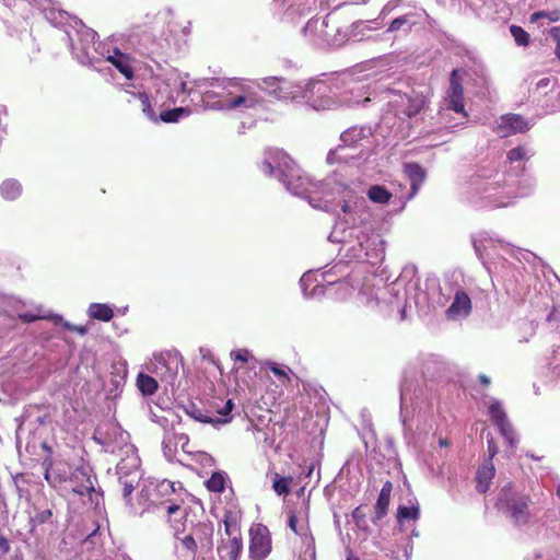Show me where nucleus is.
<instances>
[{"label":"nucleus","mask_w":560,"mask_h":560,"mask_svg":"<svg viewBox=\"0 0 560 560\" xmlns=\"http://www.w3.org/2000/svg\"><path fill=\"white\" fill-rule=\"evenodd\" d=\"M439 444L440 446H448L450 442L447 439H440Z\"/></svg>","instance_id":"54"},{"label":"nucleus","mask_w":560,"mask_h":560,"mask_svg":"<svg viewBox=\"0 0 560 560\" xmlns=\"http://www.w3.org/2000/svg\"><path fill=\"white\" fill-rule=\"evenodd\" d=\"M292 477H282L278 472L273 474L272 489L278 495H288L290 493V483Z\"/></svg>","instance_id":"25"},{"label":"nucleus","mask_w":560,"mask_h":560,"mask_svg":"<svg viewBox=\"0 0 560 560\" xmlns=\"http://www.w3.org/2000/svg\"><path fill=\"white\" fill-rule=\"evenodd\" d=\"M409 22L408 15H401L399 18H396L392 21V23L388 26V32H396L399 31L404 25H406Z\"/></svg>","instance_id":"39"},{"label":"nucleus","mask_w":560,"mask_h":560,"mask_svg":"<svg viewBox=\"0 0 560 560\" xmlns=\"http://www.w3.org/2000/svg\"><path fill=\"white\" fill-rule=\"evenodd\" d=\"M179 510L180 506L178 504H172L167 508V515L170 516L168 523L171 524V527L174 529L176 537L180 532L185 529V524L184 522H178L176 520L172 521L171 516L176 514Z\"/></svg>","instance_id":"33"},{"label":"nucleus","mask_w":560,"mask_h":560,"mask_svg":"<svg viewBox=\"0 0 560 560\" xmlns=\"http://www.w3.org/2000/svg\"><path fill=\"white\" fill-rule=\"evenodd\" d=\"M510 32L518 46H528L529 34L523 27L518 25H511Z\"/></svg>","instance_id":"30"},{"label":"nucleus","mask_w":560,"mask_h":560,"mask_svg":"<svg viewBox=\"0 0 560 560\" xmlns=\"http://www.w3.org/2000/svg\"><path fill=\"white\" fill-rule=\"evenodd\" d=\"M392 492H393V483L389 480H387L383 485V487L380 491L378 498L376 500V503L374 505V517H373L374 523L381 521L382 518H384L387 515L388 506H389L390 498H392Z\"/></svg>","instance_id":"12"},{"label":"nucleus","mask_w":560,"mask_h":560,"mask_svg":"<svg viewBox=\"0 0 560 560\" xmlns=\"http://www.w3.org/2000/svg\"><path fill=\"white\" fill-rule=\"evenodd\" d=\"M557 495L560 498V486L557 489Z\"/></svg>","instance_id":"58"},{"label":"nucleus","mask_w":560,"mask_h":560,"mask_svg":"<svg viewBox=\"0 0 560 560\" xmlns=\"http://www.w3.org/2000/svg\"><path fill=\"white\" fill-rule=\"evenodd\" d=\"M264 98L255 89L242 84L237 80L228 81V92L223 100L214 103V108L219 110H249L262 106Z\"/></svg>","instance_id":"1"},{"label":"nucleus","mask_w":560,"mask_h":560,"mask_svg":"<svg viewBox=\"0 0 560 560\" xmlns=\"http://www.w3.org/2000/svg\"><path fill=\"white\" fill-rule=\"evenodd\" d=\"M401 112L407 117L418 115L425 106L427 100L423 95L413 93L411 95H405L401 97Z\"/></svg>","instance_id":"14"},{"label":"nucleus","mask_w":560,"mask_h":560,"mask_svg":"<svg viewBox=\"0 0 560 560\" xmlns=\"http://www.w3.org/2000/svg\"><path fill=\"white\" fill-rule=\"evenodd\" d=\"M530 503L529 495L513 493L510 489L504 488L499 494L497 506L508 513L515 525L523 526L530 521Z\"/></svg>","instance_id":"2"},{"label":"nucleus","mask_w":560,"mask_h":560,"mask_svg":"<svg viewBox=\"0 0 560 560\" xmlns=\"http://www.w3.org/2000/svg\"><path fill=\"white\" fill-rule=\"evenodd\" d=\"M495 427L499 429L501 435L508 441L510 446H515L516 434L510 421L505 420L502 423L495 424Z\"/></svg>","instance_id":"29"},{"label":"nucleus","mask_w":560,"mask_h":560,"mask_svg":"<svg viewBox=\"0 0 560 560\" xmlns=\"http://www.w3.org/2000/svg\"><path fill=\"white\" fill-rule=\"evenodd\" d=\"M448 100H450V107L454 112L462 113L466 116L465 102H464V88L462 85L460 79L458 78L457 70H453L451 73Z\"/></svg>","instance_id":"5"},{"label":"nucleus","mask_w":560,"mask_h":560,"mask_svg":"<svg viewBox=\"0 0 560 560\" xmlns=\"http://www.w3.org/2000/svg\"><path fill=\"white\" fill-rule=\"evenodd\" d=\"M70 481L73 483L72 491L79 495L90 494L95 490L91 476L83 467H78L71 472Z\"/></svg>","instance_id":"9"},{"label":"nucleus","mask_w":560,"mask_h":560,"mask_svg":"<svg viewBox=\"0 0 560 560\" xmlns=\"http://www.w3.org/2000/svg\"><path fill=\"white\" fill-rule=\"evenodd\" d=\"M242 513L238 510H225L222 518L224 534L226 536H242L241 533Z\"/></svg>","instance_id":"15"},{"label":"nucleus","mask_w":560,"mask_h":560,"mask_svg":"<svg viewBox=\"0 0 560 560\" xmlns=\"http://www.w3.org/2000/svg\"><path fill=\"white\" fill-rule=\"evenodd\" d=\"M260 170L261 172L267 175V176H271L273 174V171H275V167L273 165L271 164L270 161L268 160H265L261 164H260Z\"/></svg>","instance_id":"46"},{"label":"nucleus","mask_w":560,"mask_h":560,"mask_svg":"<svg viewBox=\"0 0 560 560\" xmlns=\"http://www.w3.org/2000/svg\"><path fill=\"white\" fill-rule=\"evenodd\" d=\"M183 547L188 550L192 556L196 555L198 545L192 535H187L182 539Z\"/></svg>","instance_id":"38"},{"label":"nucleus","mask_w":560,"mask_h":560,"mask_svg":"<svg viewBox=\"0 0 560 560\" xmlns=\"http://www.w3.org/2000/svg\"><path fill=\"white\" fill-rule=\"evenodd\" d=\"M550 35L553 40L557 43L555 54L558 60H560V25L555 26L550 30Z\"/></svg>","instance_id":"41"},{"label":"nucleus","mask_w":560,"mask_h":560,"mask_svg":"<svg viewBox=\"0 0 560 560\" xmlns=\"http://www.w3.org/2000/svg\"><path fill=\"white\" fill-rule=\"evenodd\" d=\"M348 560H359V559L351 555V556L348 557Z\"/></svg>","instance_id":"57"},{"label":"nucleus","mask_w":560,"mask_h":560,"mask_svg":"<svg viewBox=\"0 0 560 560\" xmlns=\"http://www.w3.org/2000/svg\"><path fill=\"white\" fill-rule=\"evenodd\" d=\"M242 551V536H228V539H221L218 545V553L223 560H240Z\"/></svg>","instance_id":"6"},{"label":"nucleus","mask_w":560,"mask_h":560,"mask_svg":"<svg viewBox=\"0 0 560 560\" xmlns=\"http://www.w3.org/2000/svg\"><path fill=\"white\" fill-rule=\"evenodd\" d=\"M269 155H270V158L276 159V158H278L280 155L284 156V153L282 151H279V150H275V151L270 150L269 151Z\"/></svg>","instance_id":"52"},{"label":"nucleus","mask_w":560,"mask_h":560,"mask_svg":"<svg viewBox=\"0 0 560 560\" xmlns=\"http://www.w3.org/2000/svg\"><path fill=\"white\" fill-rule=\"evenodd\" d=\"M364 517H365V514L362 510V506H357L353 511H352V518L354 521V523L360 526L361 522L364 521Z\"/></svg>","instance_id":"45"},{"label":"nucleus","mask_w":560,"mask_h":560,"mask_svg":"<svg viewBox=\"0 0 560 560\" xmlns=\"http://www.w3.org/2000/svg\"><path fill=\"white\" fill-rule=\"evenodd\" d=\"M250 357V353L247 349H237L231 352V358L235 362H241L242 364H245L248 362Z\"/></svg>","instance_id":"37"},{"label":"nucleus","mask_w":560,"mask_h":560,"mask_svg":"<svg viewBox=\"0 0 560 560\" xmlns=\"http://www.w3.org/2000/svg\"><path fill=\"white\" fill-rule=\"evenodd\" d=\"M528 129L527 121L517 114H508L501 117L498 126V132L502 137H509L513 133L524 132Z\"/></svg>","instance_id":"7"},{"label":"nucleus","mask_w":560,"mask_h":560,"mask_svg":"<svg viewBox=\"0 0 560 560\" xmlns=\"http://www.w3.org/2000/svg\"><path fill=\"white\" fill-rule=\"evenodd\" d=\"M420 516V509L418 505L406 506L399 505L397 509V521L402 523L406 520L417 521Z\"/></svg>","instance_id":"27"},{"label":"nucleus","mask_w":560,"mask_h":560,"mask_svg":"<svg viewBox=\"0 0 560 560\" xmlns=\"http://www.w3.org/2000/svg\"><path fill=\"white\" fill-rule=\"evenodd\" d=\"M199 528H200L201 533L203 534V538L207 541L208 546L211 547L212 546V535H213L212 526L207 525V524H200Z\"/></svg>","instance_id":"42"},{"label":"nucleus","mask_w":560,"mask_h":560,"mask_svg":"<svg viewBox=\"0 0 560 560\" xmlns=\"http://www.w3.org/2000/svg\"><path fill=\"white\" fill-rule=\"evenodd\" d=\"M117 56H109L107 60L128 80L133 79L135 72L131 67L128 57L116 50Z\"/></svg>","instance_id":"16"},{"label":"nucleus","mask_w":560,"mask_h":560,"mask_svg":"<svg viewBox=\"0 0 560 560\" xmlns=\"http://www.w3.org/2000/svg\"><path fill=\"white\" fill-rule=\"evenodd\" d=\"M267 366L279 378V381L282 384H287V383L291 382L288 372L285 370L281 369L277 363L268 362Z\"/></svg>","instance_id":"34"},{"label":"nucleus","mask_w":560,"mask_h":560,"mask_svg":"<svg viewBox=\"0 0 560 560\" xmlns=\"http://www.w3.org/2000/svg\"><path fill=\"white\" fill-rule=\"evenodd\" d=\"M368 197L377 203H387L392 198V192L384 186L373 185L368 190Z\"/></svg>","instance_id":"23"},{"label":"nucleus","mask_w":560,"mask_h":560,"mask_svg":"<svg viewBox=\"0 0 560 560\" xmlns=\"http://www.w3.org/2000/svg\"><path fill=\"white\" fill-rule=\"evenodd\" d=\"M19 318L24 323H33L39 319H47L52 322L55 325H58L62 322V316L57 314H50V315H42L40 310H37V312H26V313H20Z\"/></svg>","instance_id":"22"},{"label":"nucleus","mask_w":560,"mask_h":560,"mask_svg":"<svg viewBox=\"0 0 560 560\" xmlns=\"http://www.w3.org/2000/svg\"><path fill=\"white\" fill-rule=\"evenodd\" d=\"M288 526L295 534L302 537V539L307 544L314 546L315 539L312 534L308 517L307 515L299 525V517L294 511H290L288 513Z\"/></svg>","instance_id":"10"},{"label":"nucleus","mask_w":560,"mask_h":560,"mask_svg":"<svg viewBox=\"0 0 560 560\" xmlns=\"http://www.w3.org/2000/svg\"><path fill=\"white\" fill-rule=\"evenodd\" d=\"M58 325H61L67 330L78 332L81 336H84V335L88 334V328L85 326L73 325V324H71L69 322H66L63 319Z\"/></svg>","instance_id":"40"},{"label":"nucleus","mask_w":560,"mask_h":560,"mask_svg":"<svg viewBox=\"0 0 560 560\" xmlns=\"http://www.w3.org/2000/svg\"><path fill=\"white\" fill-rule=\"evenodd\" d=\"M137 386L144 396H151L158 390V382L154 377L139 373L137 377Z\"/></svg>","instance_id":"21"},{"label":"nucleus","mask_w":560,"mask_h":560,"mask_svg":"<svg viewBox=\"0 0 560 560\" xmlns=\"http://www.w3.org/2000/svg\"><path fill=\"white\" fill-rule=\"evenodd\" d=\"M313 470H314V465H311V466L308 467V469H306V472H305L306 477L311 476V475H312V472H313Z\"/></svg>","instance_id":"55"},{"label":"nucleus","mask_w":560,"mask_h":560,"mask_svg":"<svg viewBox=\"0 0 560 560\" xmlns=\"http://www.w3.org/2000/svg\"><path fill=\"white\" fill-rule=\"evenodd\" d=\"M139 101H140V107L142 113L153 121H158V117L155 115V112L151 105V101L149 97V94L145 92H139L137 94H133Z\"/></svg>","instance_id":"26"},{"label":"nucleus","mask_w":560,"mask_h":560,"mask_svg":"<svg viewBox=\"0 0 560 560\" xmlns=\"http://www.w3.org/2000/svg\"><path fill=\"white\" fill-rule=\"evenodd\" d=\"M234 408V402L232 399H228L224 404V406L218 410V413L221 416V418H229L231 420V417L229 415Z\"/></svg>","instance_id":"43"},{"label":"nucleus","mask_w":560,"mask_h":560,"mask_svg":"<svg viewBox=\"0 0 560 560\" xmlns=\"http://www.w3.org/2000/svg\"><path fill=\"white\" fill-rule=\"evenodd\" d=\"M549 81L550 80L548 78H544V79L539 80L537 83V88L540 89V88L547 86L549 84Z\"/></svg>","instance_id":"51"},{"label":"nucleus","mask_w":560,"mask_h":560,"mask_svg":"<svg viewBox=\"0 0 560 560\" xmlns=\"http://www.w3.org/2000/svg\"><path fill=\"white\" fill-rule=\"evenodd\" d=\"M341 210L345 212V213H349L351 211V208L349 206L348 202H345L342 206H341Z\"/></svg>","instance_id":"53"},{"label":"nucleus","mask_w":560,"mask_h":560,"mask_svg":"<svg viewBox=\"0 0 560 560\" xmlns=\"http://www.w3.org/2000/svg\"><path fill=\"white\" fill-rule=\"evenodd\" d=\"M539 19H548L550 22H558L560 21V10L538 11L534 12L529 18L532 23L537 22Z\"/></svg>","instance_id":"31"},{"label":"nucleus","mask_w":560,"mask_h":560,"mask_svg":"<svg viewBox=\"0 0 560 560\" xmlns=\"http://www.w3.org/2000/svg\"><path fill=\"white\" fill-rule=\"evenodd\" d=\"M282 180H283L284 183H287L288 188H289V189H291V182H287V179H285V178H283Z\"/></svg>","instance_id":"56"},{"label":"nucleus","mask_w":560,"mask_h":560,"mask_svg":"<svg viewBox=\"0 0 560 560\" xmlns=\"http://www.w3.org/2000/svg\"><path fill=\"white\" fill-rule=\"evenodd\" d=\"M499 448L493 439L488 440V454L489 458L487 462L492 463L493 457L498 454Z\"/></svg>","instance_id":"44"},{"label":"nucleus","mask_w":560,"mask_h":560,"mask_svg":"<svg viewBox=\"0 0 560 560\" xmlns=\"http://www.w3.org/2000/svg\"><path fill=\"white\" fill-rule=\"evenodd\" d=\"M369 129L364 127H351L341 133V141L345 145L354 147L368 138Z\"/></svg>","instance_id":"17"},{"label":"nucleus","mask_w":560,"mask_h":560,"mask_svg":"<svg viewBox=\"0 0 560 560\" xmlns=\"http://www.w3.org/2000/svg\"><path fill=\"white\" fill-rule=\"evenodd\" d=\"M527 151L524 147L518 145L516 148L511 149L508 152V160L511 163L523 161L526 159Z\"/></svg>","instance_id":"35"},{"label":"nucleus","mask_w":560,"mask_h":560,"mask_svg":"<svg viewBox=\"0 0 560 560\" xmlns=\"http://www.w3.org/2000/svg\"><path fill=\"white\" fill-rule=\"evenodd\" d=\"M206 488L210 492L222 493L225 490V474L222 471H214L211 477L206 481Z\"/></svg>","instance_id":"24"},{"label":"nucleus","mask_w":560,"mask_h":560,"mask_svg":"<svg viewBox=\"0 0 560 560\" xmlns=\"http://www.w3.org/2000/svg\"><path fill=\"white\" fill-rule=\"evenodd\" d=\"M133 491V486L126 483L124 487V497L127 498Z\"/></svg>","instance_id":"49"},{"label":"nucleus","mask_w":560,"mask_h":560,"mask_svg":"<svg viewBox=\"0 0 560 560\" xmlns=\"http://www.w3.org/2000/svg\"><path fill=\"white\" fill-rule=\"evenodd\" d=\"M173 362L175 363L174 369H172L171 366H167V370L170 372L167 377L171 378V380H173L176 376V374H177V362L175 360Z\"/></svg>","instance_id":"48"},{"label":"nucleus","mask_w":560,"mask_h":560,"mask_svg":"<svg viewBox=\"0 0 560 560\" xmlns=\"http://www.w3.org/2000/svg\"><path fill=\"white\" fill-rule=\"evenodd\" d=\"M405 174L410 182V198L416 196L427 178V171L418 163L405 164Z\"/></svg>","instance_id":"11"},{"label":"nucleus","mask_w":560,"mask_h":560,"mask_svg":"<svg viewBox=\"0 0 560 560\" xmlns=\"http://www.w3.org/2000/svg\"><path fill=\"white\" fill-rule=\"evenodd\" d=\"M495 476V468L493 463L486 462L481 465L476 472V490L479 493H486Z\"/></svg>","instance_id":"13"},{"label":"nucleus","mask_w":560,"mask_h":560,"mask_svg":"<svg viewBox=\"0 0 560 560\" xmlns=\"http://www.w3.org/2000/svg\"><path fill=\"white\" fill-rule=\"evenodd\" d=\"M187 415L192 419L201 422V423H210L213 425L224 424L230 421L229 418H212L202 412V410L195 405H192L189 409L186 410Z\"/></svg>","instance_id":"20"},{"label":"nucleus","mask_w":560,"mask_h":560,"mask_svg":"<svg viewBox=\"0 0 560 560\" xmlns=\"http://www.w3.org/2000/svg\"><path fill=\"white\" fill-rule=\"evenodd\" d=\"M479 382L483 385V386H488L490 384V378L483 374L479 375Z\"/></svg>","instance_id":"50"},{"label":"nucleus","mask_w":560,"mask_h":560,"mask_svg":"<svg viewBox=\"0 0 560 560\" xmlns=\"http://www.w3.org/2000/svg\"><path fill=\"white\" fill-rule=\"evenodd\" d=\"M471 311V301L469 295L459 290L455 293L453 303L445 311L448 319H456L460 316H467Z\"/></svg>","instance_id":"8"},{"label":"nucleus","mask_w":560,"mask_h":560,"mask_svg":"<svg viewBox=\"0 0 560 560\" xmlns=\"http://www.w3.org/2000/svg\"><path fill=\"white\" fill-rule=\"evenodd\" d=\"M1 196L7 200H15L22 194V185L16 179H5L0 186Z\"/></svg>","instance_id":"19"},{"label":"nucleus","mask_w":560,"mask_h":560,"mask_svg":"<svg viewBox=\"0 0 560 560\" xmlns=\"http://www.w3.org/2000/svg\"><path fill=\"white\" fill-rule=\"evenodd\" d=\"M272 550V538L269 528L261 524H254L249 528L248 557L250 560H265Z\"/></svg>","instance_id":"3"},{"label":"nucleus","mask_w":560,"mask_h":560,"mask_svg":"<svg viewBox=\"0 0 560 560\" xmlns=\"http://www.w3.org/2000/svg\"><path fill=\"white\" fill-rule=\"evenodd\" d=\"M488 411L490 419L494 425L508 420L506 413L499 401L491 402L488 408Z\"/></svg>","instance_id":"28"},{"label":"nucleus","mask_w":560,"mask_h":560,"mask_svg":"<svg viewBox=\"0 0 560 560\" xmlns=\"http://www.w3.org/2000/svg\"><path fill=\"white\" fill-rule=\"evenodd\" d=\"M88 314L93 319L109 322L114 317V311L107 304L92 303L89 306Z\"/></svg>","instance_id":"18"},{"label":"nucleus","mask_w":560,"mask_h":560,"mask_svg":"<svg viewBox=\"0 0 560 560\" xmlns=\"http://www.w3.org/2000/svg\"><path fill=\"white\" fill-rule=\"evenodd\" d=\"M336 105V101H334L329 96L320 97L318 100H314L312 106L316 110L331 109Z\"/></svg>","instance_id":"36"},{"label":"nucleus","mask_w":560,"mask_h":560,"mask_svg":"<svg viewBox=\"0 0 560 560\" xmlns=\"http://www.w3.org/2000/svg\"><path fill=\"white\" fill-rule=\"evenodd\" d=\"M184 114L185 109L183 107H176L162 112L160 115V120L164 122H176L182 116H184Z\"/></svg>","instance_id":"32"},{"label":"nucleus","mask_w":560,"mask_h":560,"mask_svg":"<svg viewBox=\"0 0 560 560\" xmlns=\"http://www.w3.org/2000/svg\"><path fill=\"white\" fill-rule=\"evenodd\" d=\"M52 516V513L50 510H45V511H42L37 516L36 518L38 520L39 523H45L47 522L50 517Z\"/></svg>","instance_id":"47"},{"label":"nucleus","mask_w":560,"mask_h":560,"mask_svg":"<svg viewBox=\"0 0 560 560\" xmlns=\"http://www.w3.org/2000/svg\"><path fill=\"white\" fill-rule=\"evenodd\" d=\"M42 465L45 469V480L49 483V486L56 488L69 479L70 467L67 463L57 462L54 466L52 459L48 457L43 462Z\"/></svg>","instance_id":"4"}]
</instances>
